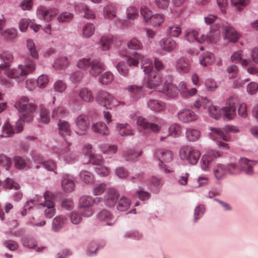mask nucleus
Instances as JSON below:
<instances>
[{"instance_id":"34","label":"nucleus","mask_w":258,"mask_h":258,"mask_svg":"<svg viewBox=\"0 0 258 258\" xmlns=\"http://www.w3.org/2000/svg\"><path fill=\"white\" fill-rule=\"evenodd\" d=\"M215 60L214 56L213 53L210 52L204 53L200 58V63L204 67L212 64Z\"/></svg>"},{"instance_id":"3","label":"nucleus","mask_w":258,"mask_h":258,"mask_svg":"<svg viewBox=\"0 0 258 258\" xmlns=\"http://www.w3.org/2000/svg\"><path fill=\"white\" fill-rule=\"evenodd\" d=\"M35 69L34 61L30 60L25 65H19L16 68L7 70L6 74L9 78L19 80L26 76Z\"/></svg>"},{"instance_id":"12","label":"nucleus","mask_w":258,"mask_h":258,"mask_svg":"<svg viewBox=\"0 0 258 258\" xmlns=\"http://www.w3.org/2000/svg\"><path fill=\"white\" fill-rule=\"evenodd\" d=\"M178 119L184 123H188L196 120L197 115L194 111L189 109H181L178 113Z\"/></svg>"},{"instance_id":"26","label":"nucleus","mask_w":258,"mask_h":258,"mask_svg":"<svg viewBox=\"0 0 258 258\" xmlns=\"http://www.w3.org/2000/svg\"><path fill=\"white\" fill-rule=\"evenodd\" d=\"M147 104L148 107L154 112H160L165 108L164 103L158 100L150 99Z\"/></svg>"},{"instance_id":"10","label":"nucleus","mask_w":258,"mask_h":258,"mask_svg":"<svg viewBox=\"0 0 258 258\" xmlns=\"http://www.w3.org/2000/svg\"><path fill=\"white\" fill-rule=\"evenodd\" d=\"M222 153L220 152L212 150L204 155L201 160V167L204 171H208L209 166L218 157H221Z\"/></svg>"},{"instance_id":"43","label":"nucleus","mask_w":258,"mask_h":258,"mask_svg":"<svg viewBox=\"0 0 258 258\" xmlns=\"http://www.w3.org/2000/svg\"><path fill=\"white\" fill-rule=\"evenodd\" d=\"M27 47L31 56L34 58H37L38 57V53L36 50L35 44L32 40H27Z\"/></svg>"},{"instance_id":"41","label":"nucleus","mask_w":258,"mask_h":258,"mask_svg":"<svg viewBox=\"0 0 258 258\" xmlns=\"http://www.w3.org/2000/svg\"><path fill=\"white\" fill-rule=\"evenodd\" d=\"M80 176L81 179L86 183H92L94 181L93 175L87 171H82L80 174Z\"/></svg>"},{"instance_id":"51","label":"nucleus","mask_w":258,"mask_h":258,"mask_svg":"<svg viewBox=\"0 0 258 258\" xmlns=\"http://www.w3.org/2000/svg\"><path fill=\"white\" fill-rule=\"evenodd\" d=\"M209 113L210 115L216 119H218L221 114V110L216 106L210 105L209 107Z\"/></svg>"},{"instance_id":"54","label":"nucleus","mask_w":258,"mask_h":258,"mask_svg":"<svg viewBox=\"0 0 258 258\" xmlns=\"http://www.w3.org/2000/svg\"><path fill=\"white\" fill-rule=\"evenodd\" d=\"M92 60L90 58H82L78 61L77 66L80 69L86 70L90 68Z\"/></svg>"},{"instance_id":"22","label":"nucleus","mask_w":258,"mask_h":258,"mask_svg":"<svg viewBox=\"0 0 258 258\" xmlns=\"http://www.w3.org/2000/svg\"><path fill=\"white\" fill-rule=\"evenodd\" d=\"M91 129L95 133L102 136H107L109 134L107 125L102 121L94 123L92 125Z\"/></svg>"},{"instance_id":"17","label":"nucleus","mask_w":258,"mask_h":258,"mask_svg":"<svg viewBox=\"0 0 258 258\" xmlns=\"http://www.w3.org/2000/svg\"><path fill=\"white\" fill-rule=\"evenodd\" d=\"M158 91L163 93L169 97L174 98L177 95L178 90V88L173 84L166 83L162 88L158 89Z\"/></svg>"},{"instance_id":"14","label":"nucleus","mask_w":258,"mask_h":258,"mask_svg":"<svg viewBox=\"0 0 258 258\" xmlns=\"http://www.w3.org/2000/svg\"><path fill=\"white\" fill-rule=\"evenodd\" d=\"M191 68V61L190 59L182 57L179 58L176 62V69L180 74L188 73Z\"/></svg>"},{"instance_id":"53","label":"nucleus","mask_w":258,"mask_h":258,"mask_svg":"<svg viewBox=\"0 0 258 258\" xmlns=\"http://www.w3.org/2000/svg\"><path fill=\"white\" fill-rule=\"evenodd\" d=\"M12 164L11 158L8 157L5 155H0V165L6 167L7 170H9Z\"/></svg>"},{"instance_id":"20","label":"nucleus","mask_w":258,"mask_h":258,"mask_svg":"<svg viewBox=\"0 0 258 258\" xmlns=\"http://www.w3.org/2000/svg\"><path fill=\"white\" fill-rule=\"evenodd\" d=\"M137 123L138 125L145 130H150L154 132H159L160 130V127L157 124L149 123L145 118L141 116L138 117Z\"/></svg>"},{"instance_id":"47","label":"nucleus","mask_w":258,"mask_h":258,"mask_svg":"<svg viewBox=\"0 0 258 258\" xmlns=\"http://www.w3.org/2000/svg\"><path fill=\"white\" fill-rule=\"evenodd\" d=\"M15 133V131L14 130L13 127L9 122H7L5 124L3 127V133L1 136L2 137H8L12 136Z\"/></svg>"},{"instance_id":"4","label":"nucleus","mask_w":258,"mask_h":258,"mask_svg":"<svg viewBox=\"0 0 258 258\" xmlns=\"http://www.w3.org/2000/svg\"><path fill=\"white\" fill-rule=\"evenodd\" d=\"M141 61V67L144 73L146 74H151L154 73L153 72V64L152 61L148 58H145L141 54L136 52L131 56L128 57L127 62L130 67H137L138 66L139 60Z\"/></svg>"},{"instance_id":"59","label":"nucleus","mask_w":258,"mask_h":258,"mask_svg":"<svg viewBox=\"0 0 258 258\" xmlns=\"http://www.w3.org/2000/svg\"><path fill=\"white\" fill-rule=\"evenodd\" d=\"M141 14L146 22L153 17L152 11L146 7L141 8Z\"/></svg>"},{"instance_id":"63","label":"nucleus","mask_w":258,"mask_h":258,"mask_svg":"<svg viewBox=\"0 0 258 258\" xmlns=\"http://www.w3.org/2000/svg\"><path fill=\"white\" fill-rule=\"evenodd\" d=\"M227 71L229 74L230 78H233L237 77L238 74V69L236 66L232 64L229 66L227 69Z\"/></svg>"},{"instance_id":"37","label":"nucleus","mask_w":258,"mask_h":258,"mask_svg":"<svg viewBox=\"0 0 258 258\" xmlns=\"http://www.w3.org/2000/svg\"><path fill=\"white\" fill-rule=\"evenodd\" d=\"M113 38L111 36L105 35L101 38V46L103 50H106L110 48L112 44Z\"/></svg>"},{"instance_id":"52","label":"nucleus","mask_w":258,"mask_h":258,"mask_svg":"<svg viewBox=\"0 0 258 258\" xmlns=\"http://www.w3.org/2000/svg\"><path fill=\"white\" fill-rule=\"evenodd\" d=\"M1 34L6 39L12 40L16 37V32L15 30H4L0 32Z\"/></svg>"},{"instance_id":"18","label":"nucleus","mask_w":258,"mask_h":258,"mask_svg":"<svg viewBox=\"0 0 258 258\" xmlns=\"http://www.w3.org/2000/svg\"><path fill=\"white\" fill-rule=\"evenodd\" d=\"M38 12L44 21L49 22L57 15L58 10L56 8H52L45 10H44L43 8L40 7L38 9Z\"/></svg>"},{"instance_id":"21","label":"nucleus","mask_w":258,"mask_h":258,"mask_svg":"<svg viewBox=\"0 0 258 258\" xmlns=\"http://www.w3.org/2000/svg\"><path fill=\"white\" fill-rule=\"evenodd\" d=\"M118 197L119 195L115 189L111 188L108 189L105 197L106 205L109 207L114 206Z\"/></svg>"},{"instance_id":"40","label":"nucleus","mask_w":258,"mask_h":258,"mask_svg":"<svg viewBox=\"0 0 258 258\" xmlns=\"http://www.w3.org/2000/svg\"><path fill=\"white\" fill-rule=\"evenodd\" d=\"M104 15L105 18L112 19L115 17V8L113 5L106 6L104 9Z\"/></svg>"},{"instance_id":"62","label":"nucleus","mask_w":258,"mask_h":258,"mask_svg":"<svg viewBox=\"0 0 258 258\" xmlns=\"http://www.w3.org/2000/svg\"><path fill=\"white\" fill-rule=\"evenodd\" d=\"M41 121L45 123L49 122L50 120L49 114L47 109L42 108L40 112Z\"/></svg>"},{"instance_id":"25","label":"nucleus","mask_w":258,"mask_h":258,"mask_svg":"<svg viewBox=\"0 0 258 258\" xmlns=\"http://www.w3.org/2000/svg\"><path fill=\"white\" fill-rule=\"evenodd\" d=\"M89 72L92 76L98 75L104 70L103 64L98 60H92Z\"/></svg>"},{"instance_id":"7","label":"nucleus","mask_w":258,"mask_h":258,"mask_svg":"<svg viewBox=\"0 0 258 258\" xmlns=\"http://www.w3.org/2000/svg\"><path fill=\"white\" fill-rule=\"evenodd\" d=\"M97 100L107 109H111L119 105H123V102H120L116 99L112 95L107 92L99 93Z\"/></svg>"},{"instance_id":"27","label":"nucleus","mask_w":258,"mask_h":258,"mask_svg":"<svg viewBox=\"0 0 258 258\" xmlns=\"http://www.w3.org/2000/svg\"><path fill=\"white\" fill-rule=\"evenodd\" d=\"M98 219L100 221H105L108 225H112L115 222L112 214L108 211H101L98 215Z\"/></svg>"},{"instance_id":"5","label":"nucleus","mask_w":258,"mask_h":258,"mask_svg":"<svg viewBox=\"0 0 258 258\" xmlns=\"http://www.w3.org/2000/svg\"><path fill=\"white\" fill-rule=\"evenodd\" d=\"M201 156L198 150L188 146L182 147L179 151V157L182 160H186L191 165L196 164Z\"/></svg>"},{"instance_id":"11","label":"nucleus","mask_w":258,"mask_h":258,"mask_svg":"<svg viewBox=\"0 0 258 258\" xmlns=\"http://www.w3.org/2000/svg\"><path fill=\"white\" fill-rule=\"evenodd\" d=\"M90 119L86 114H81L75 119V123L78 130L81 132V135H85L89 128Z\"/></svg>"},{"instance_id":"35","label":"nucleus","mask_w":258,"mask_h":258,"mask_svg":"<svg viewBox=\"0 0 258 258\" xmlns=\"http://www.w3.org/2000/svg\"><path fill=\"white\" fill-rule=\"evenodd\" d=\"M224 115L228 119L233 118L236 115V108L233 104L229 103L228 106L222 108Z\"/></svg>"},{"instance_id":"58","label":"nucleus","mask_w":258,"mask_h":258,"mask_svg":"<svg viewBox=\"0 0 258 258\" xmlns=\"http://www.w3.org/2000/svg\"><path fill=\"white\" fill-rule=\"evenodd\" d=\"M49 82V79L47 75H42L40 76L37 81V86L39 88H44Z\"/></svg>"},{"instance_id":"46","label":"nucleus","mask_w":258,"mask_h":258,"mask_svg":"<svg viewBox=\"0 0 258 258\" xmlns=\"http://www.w3.org/2000/svg\"><path fill=\"white\" fill-rule=\"evenodd\" d=\"M3 186L5 188L7 189H19L20 186L19 184L15 182L13 179L7 178L3 182Z\"/></svg>"},{"instance_id":"31","label":"nucleus","mask_w":258,"mask_h":258,"mask_svg":"<svg viewBox=\"0 0 258 258\" xmlns=\"http://www.w3.org/2000/svg\"><path fill=\"white\" fill-rule=\"evenodd\" d=\"M67 219L61 216H57L53 219L52 228L54 231H59L67 223Z\"/></svg>"},{"instance_id":"56","label":"nucleus","mask_w":258,"mask_h":258,"mask_svg":"<svg viewBox=\"0 0 258 258\" xmlns=\"http://www.w3.org/2000/svg\"><path fill=\"white\" fill-rule=\"evenodd\" d=\"M89 162L92 164L101 165L103 162V159L100 155L93 154L90 156Z\"/></svg>"},{"instance_id":"2","label":"nucleus","mask_w":258,"mask_h":258,"mask_svg":"<svg viewBox=\"0 0 258 258\" xmlns=\"http://www.w3.org/2000/svg\"><path fill=\"white\" fill-rule=\"evenodd\" d=\"M199 33L196 30L188 29L186 31L185 35L186 39L188 41L193 42L194 40H196L199 43H202L205 41L216 43L220 37V32L218 30L210 32L207 36L202 34L200 38L198 37Z\"/></svg>"},{"instance_id":"39","label":"nucleus","mask_w":258,"mask_h":258,"mask_svg":"<svg viewBox=\"0 0 258 258\" xmlns=\"http://www.w3.org/2000/svg\"><path fill=\"white\" fill-rule=\"evenodd\" d=\"M186 137L190 141H195L200 137L199 131L192 128H188L186 131Z\"/></svg>"},{"instance_id":"38","label":"nucleus","mask_w":258,"mask_h":258,"mask_svg":"<svg viewBox=\"0 0 258 258\" xmlns=\"http://www.w3.org/2000/svg\"><path fill=\"white\" fill-rule=\"evenodd\" d=\"M130 204V200L125 197H122L118 201L117 209L120 211H125L128 209Z\"/></svg>"},{"instance_id":"13","label":"nucleus","mask_w":258,"mask_h":258,"mask_svg":"<svg viewBox=\"0 0 258 258\" xmlns=\"http://www.w3.org/2000/svg\"><path fill=\"white\" fill-rule=\"evenodd\" d=\"M162 82V77L160 74L157 72L152 73L148 76L146 83L147 87L149 89H154L158 91L159 86Z\"/></svg>"},{"instance_id":"28","label":"nucleus","mask_w":258,"mask_h":258,"mask_svg":"<svg viewBox=\"0 0 258 258\" xmlns=\"http://www.w3.org/2000/svg\"><path fill=\"white\" fill-rule=\"evenodd\" d=\"M213 173L216 178L220 180L228 173L227 166L222 164H218L214 167Z\"/></svg>"},{"instance_id":"33","label":"nucleus","mask_w":258,"mask_h":258,"mask_svg":"<svg viewBox=\"0 0 258 258\" xmlns=\"http://www.w3.org/2000/svg\"><path fill=\"white\" fill-rule=\"evenodd\" d=\"M116 130L121 136H130L133 134V131L127 124L117 123Z\"/></svg>"},{"instance_id":"30","label":"nucleus","mask_w":258,"mask_h":258,"mask_svg":"<svg viewBox=\"0 0 258 258\" xmlns=\"http://www.w3.org/2000/svg\"><path fill=\"white\" fill-rule=\"evenodd\" d=\"M99 198H96L93 199L90 196H83L82 197L79 201V206L80 209L90 208L93 204L99 202Z\"/></svg>"},{"instance_id":"44","label":"nucleus","mask_w":258,"mask_h":258,"mask_svg":"<svg viewBox=\"0 0 258 258\" xmlns=\"http://www.w3.org/2000/svg\"><path fill=\"white\" fill-rule=\"evenodd\" d=\"M74 17L72 13L69 12H63L60 14L57 18V20L59 23L68 22L71 21Z\"/></svg>"},{"instance_id":"32","label":"nucleus","mask_w":258,"mask_h":258,"mask_svg":"<svg viewBox=\"0 0 258 258\" xmlns=\"http://www.w3.org/2000/svg\"><path fill=\"white\" fill-rule=\"evenodd\" d=\"M75 9L78 11L84 12L85 13V18L87 19H94L95 18V14L94 12L92 10H90L86 5L83 4H80L76 5Z\"/></svg>"},{"instance_id":"15","label":"nucleus","mask_w":258,"mask_h":258,"mask_svg":"<svg viewBox=\"0 0 258 258\" xmlns=\"http://www.w3.org/2000/svg\"><path fill=\"white\" fill-rule=\"evenodd\" d=\"M223 34L224 39L231 42H236L239 39V34L232 27H223Z\"/></svg>"},{"instance_id":"9","label":"nucleus","mask_w":258,"mask_h":258,"mask_svg":"<svg viewBox=\"0 0 258 258\" xmlns=\"http://www.w3.org/2000/svg\"><path fill=\"white\" fill-rule=\"evenodd\" d=\"M57 125L59 134L64 139L68 146L71 145L70 136L72 134L70 123L64 120L59 119Z\"/></svg>"},{"instance_id":"36","label":"nucleus","mask_w":258,"mask_h":258,"mask_svg":"<svg viewBox=\"0 0 258 258\" xmlns=\"http://www.w3.org/2000/svg\"><path fill=\"white\" fill-rule=\"evenodd\" d=\"M61 186L64 191L69 192L74 189L75 183L72 179L63 177L61 181Z\"/></svg>"},{"instance_id":"57","label":"nucleus","mask_w":258,"mask_h":258,"mask_svg":"<svg viewBox=\"0 0 258 258\" xmlns=\"http://www.w3.org/2000/svg\"><path fill=\"white\" fill-rule=\"evenodd\" d=\"M180 131V127L179 125L177 124H173L169 128V133L166 136H163L160 138V141H163L167 137L170 136L171 134L175 133V134H178Z\"/></svg>"},{"instance_id":"50","label":"nucleus","mask_w":258,"mask_h":258,"mask_svg":"<svg viewBox=\"0 0 258 258\" xmlns=\"http://www.w3.org/2000/svg\"><path fill=\"white\" fill-rule=\"evenodd\" d=\"M232 61L239 62L242 66H246L248 64V61L246 59H242V52L241 51L235 52L231 56Z\"/></svg>"},{"instance_id":"49","label":"nucleus","mask_w":258,"mask_h":258,"mask_svg":"<svg viewBox=\"0 0 258 258\" xmlns=\"http://www.w3.org/2000/svg\"><path fill=\"white\" fill-rule=\"evenodd\" d=\"M127 46L130 49L139 50L142 48L143 45L138 39L134 38L127 43Z\"/></svg>"},{"instance_id":"64","label":"nucleus","mask_w":258,"mask_h":258,"mask_svg":"<svg viewBox=\"0 0 258 258\" xmlns=\"http://www.w3.org/2000/svg\"><path fill=\"white\" fill-rule=\"evenodd\" d=\"M95 171L97 173L102 176H107L110 173L109 169L105 166L96 167Z\"/></svg>"},{"instance_id":"1","label":"nucleus","mask_w":258,"mask_h":258,"mask_svg":"<svg viewBox=\"0 0 258 258\" xmlns=\"http://www.w3.org/2000/svg\"><path fill=\"white\" fill-rule=\"evenodd\" d=\"M15 107L19 112H25L20 117L16 122L17 132L19 133L23 130L24 122H30L32 120V113L35 111L36 105L32 102H30L27 97L23 96L16 101Z\"/></svg>"},{"instance_id":"48","label":"nucleus","mask_w":258,"mask_h":258,"mask_svg":"<svg viewBox=\"0 0 258 258\" xmlns=\"http://www.w3.org/2000/svg\"><path fill=\"white\" fill-rule=\"evenodd\" d=\"M127 18L128 20H134L138 18L139 14L137 9L133 6L127 8L126 11Z\"/></svg>"},{"instance_id":"8","label":"nucleus","mask_w":258,"mask_h":258,"mask_svg":"<svg viewBox=\"0 0 258 258\" xmlns=\"http://www.w3.org/2000/svg\"><path fill=\"white\" fill-rule=\"evenodd\" d=\"M43 197L44 202L40 203V204L46 207L44 210L45 215L47 218H51L55 214V204L53 201L55 196L52 192L47 191L44 194Z\"/></svg>"},{"instance_id":"19","label":"nucleus","mask_w":258,"mask_h":258,"mask_svg":"<svg viewBox=\"0 0 258 258\" xmlns=\"http://www.w3.org/2000/svg\"><path fill=\"white\" fill-rule=\"evenodd\" d=\"M257 163L254 161L247 160L246 158H241L239 160V167L240 170L244 171L247 174L252 173V167L255 166Z\"/></svg>"},{"instance_id":"61","label":"nucleus","mask_w":258,"mask_h":258,"mask_svg":"<svg viewBox=\"0 0 258 258\" xmlns=\"http://www.w3.org/2000/svg\"><path fill=\"white\" fill-rule=\"evenodd\" d=\"M14 161L16 167L19 169L24 168L27 165L26 161L21 157H16L14 158Z\"/></svg>"},{"instance_id":"55","label":"nucleus","mask_w":258,"mask_h":258,"mask_svg":"<svg viewBox=\"0 0 258 258\" xmlns=\"http://www.w3.org/2000/svg\"><path fill=\"white\" fill-rule=\"evenodd\" d=\"M231 4L235 7L238 10H241L243 7L249 4L248 0H231Z\"/></svg>"},{"instance_id":"23","label":"nucleus","mask_w":258,"mask_h":258,"mask_svg":"<svg viewBox=\"0 0 258 258\" xmlns=\"http://www.w3.org/2000/svg\"><path fill=\"white\" fill-rule=\"evenodd\" d=\"M79 96L82 101L86 103L92 102L94 100L92 91L87 88L81 89L79 91Z\"/></svg>"},{"instance_id":"6","label":"nucleus","mask_w":258,"mask_h":258,"mask_svg":"<svg viewBox=\"0 0 258 258\" xmlns=\"http://www.w3.org/2000/svg\"><path fill=\"white\" fill-rule=\"evenodd\" d=\"M210 129L211 131L209 134L210 137L216 142L219 147L223 149H229L228 144L223 142L229 140V135L217 128L211 127Z\"/></svg>"},{"instance_id":"45","label":"nucleus","mask_w":258,"mask_h":258,"mask_svg":"<svg viewBox=\"0 0 258 258\" xmlns=\"http://www.w3.org/2000/svg\"><path fill=\"white\" fill-rule=\"evenodd\" d=\"M95 32V27L92 24L88 23L83 28V36L86 38L91 36Z\"/></svg>"},{"instance_id":"42","label":"nucleus","mask_w":258,"mask_h":258,"mask_svg":"<svg viewBox=\"0 0 258 258\" xmlns=\"http://www.w3.org/2000/svg\"><path fill=\"white\" fill-rule=\"evenodd\" d=\"M114 77L112 73L107 72L103 74L99 77V82L103 85L110 83L113 80Z\"/></svg>"},{"instance_id":"29","label":"nucleus","mask_w":258,"mask_h":258,"mask_svg":"<svg viewBox=\"0 0 258 258\" xmlns=\"http://www.w3.org/2000/svg\"><path fill=\"white\" fill-rule=\"evenodd\" d=\"M0 58L4 62L0 64V69L4 70L8 68L11 66V63L13 60V56L11 53L5 51L0 53Z\"/></svg>"},{"instance_id":"16","label":"nucleus","mask_w":258,"mask_h":258,"mask_svg":"<svg viewBox=\"0 0 258 258\" xmlns=\"http://www.w3.org/2000/svg\"><path fill=\"white\" fill-rule=\"evenodd\" d=\"M155 156L160 161L161 163L164 162H169L173 159V153L170 151L163 149H158L155 153Z\"/></svg>"},{"instance_id":"24","label":"nucleus","mask_w":258,"mask_h":258,"mask_svg":"<svg viewBox=\"0 0 258 258\" xmlns=\"http://www.w3.org/2000/svg\"><path fill=\"white\" fill-rule=\"evenodd\" d=\"M159 44L162 49L168 52L172 51L176 47V42L170 37L162 39Z\"/></svg>"},{"instance_id":"60","label":"nucleus","mask_w":258,"mask_h":258,"mask_svg":"<svg viewBox=\"0 0 258 258\" xmlns=\"http://www.w3.org/2000/svg\"><path fill=\"white\" fill-rule=\"evenodd\" d=\"M181 28L178 25H172L168 27V32L173 37H177L181 33Z\"/></svg>"}]
</instances>
